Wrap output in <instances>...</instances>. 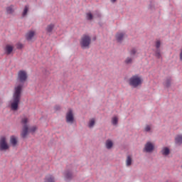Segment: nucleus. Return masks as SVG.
I'll list each match as a JSON object with an SVG mask.
<instances>
[{
	"instance_id": "obj_22",
	"label": "nucleus",
	"mask_w": 182,
	"mask_h": 182,
	"mask_svg": "<svg viewBox=\"0 0 182 182\" xmlns=\"http://www.w3.org/2000/svg\"><path fill=\"white\" fill-rule=\"evenodd\" d=\"M44 182H55V176L52 175L46 176Z\"/></svg>"
},
{
	"instance_id": "obj_24",
	"label": "nucleus",
	"mask_w": 182,
	"mask_h": 182,
	"mask_svg": "<svg viewBox=\"0 0 182 182\" xmlns=\"http://www.w3.org/2000/svg\"><path fill=\"white\" fill-rule=\"evenodd\" d=\"M95 124L96 121L95 120V119H92L89 122L88 127H90V129H92V127H93V126H95Z\"/></svg>"
},
{
	"instance_id": "obj_7",
	"label": "nucleus",
	"mask_w": 182,
	"mask_h": 182,
	"mask_svg": "<svg viewBox=\"0 0 182 182\" xmlns=\"http://www.w3.org/2000/svg\"><path fill=\"white\" fill-rule=\"evenodd\" d=\"M65 120L67 123H70V124H73L75 122V116L73 115V110L72 109H68L66 115Z\"/></svg>"
},
{
	"instance_id": "obj_21",
	"label": "nucleus",
	"mask_w": 182,
	"mask_h": 182,
	"mask_svg": "<svg viewBox=\"0 0 182 182\" xmlns=\"http://www.w3.org/2000/svg\"><path fill=\"white\" fill-rule=\"evenodd\" d=\"M134 59V58L132 57H127L124 62L125 65H132L133 63Z\"/></svg>"
},
{
	"instance_id": "obj_18",
	"label": "nucleus",
	"mask_w": 182,
	"mask_h": 182,
	"mask_svg": "<svg viewBox=\"0 0 182 182\" xmlns=\"http://www.w3.org/2000/svg\"><path fill=\"white\" fill-rule=\"evenodd\" d=\"M35 36V31H29L27 34H26V39L27 41H32V38H33Z\"/></svg>"
},
{
	"instance_id": "obj_30",
	"label": "nucleus",
	"mask_w": 182,
	"mask_h": 182,
	"mask_svg": "<svg viewBox=\"0 0 182 182\" xmlns=\"http://www.w3.org/2000/svg\"><path fill=\"white\" fill-rule=\"evenodd\" d=\"M16 48L17 49H22V48H23V44L18 43L16 44Z\"/></svg>"
},
{
	"instance_id": "obj_23",
	"label": "nucleus",
	"mask_w": 182,
	"mask_h": 182,
	"mask_svg": "<svg viewBox=\"0 0 182 182\" xmlns=\"http://www.w3.org/2000/svg\"><path fill=\"white\" fill-rule=\"evenodd\" d=\"M55 28V24H50L48 26H47L46 31L47 32V33H50V32H52V31H53V28Z\"/></svg>"
},
{
	"instance_id": "obj_9",
	"label": "nucleus",
	"mask_w": 182,
	"mask_h": 182,
	"mask_svg": "<svg viewBox=\"0 0 182 182\" xmlns=\"http://www.w3.org/2000/svg\"><path fill=\"white\" fill-rule=\"evenodd\" d=\"M144 151H146V153H151L154 151V144L150 141L146 142L144 148Z\"/></svg>"
},
{
	"instance_id": "obj_25",
	"label": "nucleus",
	"mask_w": 182,
	"mask_h": 182,
	"mask_svg": "<svg viewBox=\"0 0 182 182\" xmlns=\"http://www.w3.org/2000/svg\"><path fill=\"white\" fill-rule=\"evenodd\" d=\"M129 53H130L131 56H134V55H136V53H137V48H132L130 50Z\"/></svg>"
},
{
	"instance_id": "obj_2",
	"label": "nucleus",
	"mask_w": 182,
	"mask_h": 182,
	"mask_svg": "<svg viewBox=\"0 0 182 182\" xmlns=\"http://www.w3.org/2000/svg\"><path fill=\"white\" fill-rule=\"evenodd\" d=\"M21 123L23 126L22 130L20 134L21 139H25L28 136V134H29V132L35 133V132H36V130L38 129V127H36V126H33L29 128V125H28V123H29V119H28L27 117L22 118Z\"/></svg>"
},
{
	"instance_id": "obj_17",
	"label": "nucleus",
	"mask_w": 182,
	"mask_h": 182,
	"mask_svg": "<svg viewBox=\"0 0 182 182\" xmlns=\"http://www.w3.org/2000/svg\"><path fill=\"white\" fill-rule=\"evenodd\" d=\"M105 146L107 150H110V149H112L113 147V141L110 139H107L105 142Z\"/></svg>"
},
{
	"instance_id": "obj_16",
	"label": "nucleus",
	"mask_w": 182,
	"mask_h": 182,
	"mask_svg": "<svg viewBox=\"0 0 182 182\" xmlns=\"http://www.w3.org/2000/svg\"><path fill=\"white\" fill-rule=\"evenodd\" d=\"M161 153L163 156H168V154H170V149L167 146H165L162 149Z\"/></svg>"
},
{
	"instance_id": "obj_32",
	"label": "nucleus",
	"mask_w": 182,
	"mask_h": 182,
	"mask_svg": "<svg viewBox=\"0 0 182 182\" xmlns=\"http://www.w3.org/2000/svg\"><path fill=\"white\" fill-rule=\"evenodd\" d=\"M43 74L46 75V76H48V75H50V73L46 69L44 70Z\"/></svg>"
},
{
	"instance_id": "obj_14",
	"label": "nucleus",
	"mask_w": 182,
	"mask_h": 182,
	"mask_svg": "<svg viewBox=\"0 0 182 182\" xmlns=\"http://www.w3.org/2000/svg\"><path fill=\"white\" fill-rule=\"evenodd\" d=\"M132 164H133V156H132V155H128L127 156L126 166L127 167H130Z\"/></svg>"
},
{
	"instance_id": "obj_3",
	"label": "nucleus",
	"mask_w": 182,
	"mask_h": 182,
	"mask_svg": "<svg viewBox=\"0 0 182 182\" xmlns=\"http://www.w3.org/2000/svg\"><path fill=\"white\" fill-rule=\"evenodd\" d=\"M143 84V79L139 75H133L129 80V85L132 87H139V86H141Z\"/></svg>"
},
{
	"instance_id": "obj_20",
	"label": "nucleus",
	"mask_w": 182,
	"mask_h": 182,
	"mask_svg": "<svg viewBox=\"0 0 182 182\" xmlns=\"http://www.w3.org/2000/svg\"><path fill=\"white\" fill-rule=\"evenodd\" d=\"M28 12H29V6L26 5L24 6V9L21 14L22 18H25V16H26V15H28Z\"/></svg>"
},
{
	"instance_id": "obj_6",
	"label": "nucleus",
	"mask_w": 182,
	"mask_h": 182,
	"mask_svg": "<svg viewBox=\"0 0 182 182\" xmlns=\"http://www.w3.org/2000/svg\"><path fill=\"white\" fill-rule=\"evenodd\" d=\"M9 145L6 141V136H2L0 137V151H6L9 150Z\"/></svg>"
},
{
	"instance_id": "obj_33",
	"label": "nucleus",
	"mask_w": 182,
	"mask_h": 182,
	"mask_svg": "<svg viewBox=\"0 0 182 182\" xmlns=\"http://www.w3.org/2000/svg\"><path fill=\"white\" fill-rule=\"evenodd\" d=\"M150 130H151V128L150 127V126H146L145 128V132H150Z\"/></svg>"
},
{
	"instance_id": "obj_4",
	"label": "nucleus",
	"mask_w": 182,
	"mask_h": 182,
	"mask_svg": "<svg viewBox=\"0 0 182 182\" xmlns=\"http://www.w3.org/2000/svg\"><path fill=\"white\" fill-rule=\"evenodd\" d=\"M65 181L67 182L72 181L75 176L73 175V166H67L65 170L63 172Z\"/></svg>"
},
{
	"instance_id": "obj_15",
	"label": "nucleus",
	"mask_w": 182,
	"mask_h": 182,
	"mask_svg": "<svg viewBox=\"0 0 182 182\" xmlns=\"http://www.w3.org/2000/svg\"><path fill=\"white\" fill-rule=\"evenodd\" d=\"M171 82H173L171 77H167L165 82H164V85L168 88L171 86Z\"/></svg>"
},
{
	"instance_id": "obj_11",
	"label": "nucleus",
	"mask_w": 182,
	"mask_h": 182,
	"mask_svg": "<svg viewBox=\"0 0 182 182\" xmlns=\"http://www.w3.org/2000/svg\"><path fill=\"white\" fill-rule=\"evenodd\" d=\"M123 39H124V33H117L116 34V40L119 43H122V42H123Z\"/></svg>"
},
{
	"instance_id": "obj_5",
	"label": "nucleus",
	"mask_w": 182,
	"mask_h": 182,
	"mask_svg": "<svg viewBox=\"0 0 182 182\" xmlns=\"http://www.w3.org/2000/svg\"><path fill=\"white\" fill-rule=\"evenodd\" d=\"M90 43H92V38L87 35H84L80 41V45L82 49L89 48Z\"/></svg>"
},
{
	"instance_id": "obj_26",
	"label": "nucleus",
	"mask_w": 182,
	"mask_h": 182,
	"mask_svg": "<svg viewBox=\"0 0 182 182\" xmlns=\"http://www.w3.org/2000/svg\"><path fill=\"white\" fill-rule=\"evenodd\" d=\"M149 9L151 11H154L156 8L154 7V1H150V4L149 5Z\"/></svg>"
},
{
	"instance_id": "obj_31",
	"label": "nucleus",
	"mask_w": 182,
	"mask_h": 182,
	"mask_svg": "<svg viewBox=\"0 0 182 182\" xmlns=\"http://www.w3.org/2000/svg\"><path fill=\"white\" fill-rule=\"evenodd\" d=\"M60 109H62V107H60V105H55L54 107V110H55L56 112H58V110H60Z\"/></svg>"
},
{
	"instance_id": "obj_12",
	"label": "nucleus",
	"mask_w": 182,
	"mask_h": 182,
	"mask_svg": "<svg viewBox=\"0 0 182 182\" xmlns=\"http://www.w3.org/2000/svg\"><path fill=\"white\" fill-rule=\"evenodd\" d=\"M175 144H177L178 146H181L182 144V134H177L175 136Z\"/></svg>"
},
{
	"instance_id": "obj_19",
	"label": "nucleus",
	"mask_w": 182,
	"mask_h": 182,
	"mask_svg": "<svg viewBox=\"0 0 182 182\" xmlns=\"http://www.w3.org/2000/svg\"><path fill=\"white\" fill-rule=\"evenodd\" d=\"M6 11L9 15H11V14H14V12H15V10L14 9V5H10L9 6H7L6 8Z\"/></svg>"
},
{
	"instance_id": "obj_10",
	"label": "nucleus",
	"mask_w": 182,
	"mask_h": 182,
	"mask_svg": "<svg viewBox=\"0 0 182 182\" xmlns=\"http://www.w3.org/2000/svg\"><path fill=\"white\" fill-rule=\"evenodd\" d=\"M10 143L13 147L18 146V137L14 135L10 136Z\"/></svg>"
},
{
	"instance_id": "obj_29",
	"label": "nucleus",
	"mask_w": 182,
	"mask_h": 182,
	"mask_svg": "<svg viewBox=\"0 0 182 182\" xmlns=\"http://www.w3.org/2000/svg\"><path fill=\"white\" fill-rule=\"evenodd\" d=\"M95 16H96V18H102V14L99 11H95Z\"/></svg>"
},
{
	"instance_id": "obj_35",
	"label": "nucleus",
	"mask_w": 182,
	"mask_h": 182,
	"mask_svg": "<svg viewBox=\"0 0 182 182\" xmlns=\"http://www.w3.org/2000/svg\"><path fill=\"white\" fill-rule=\"evenodd\" d=\"M3 102H2V99L0 98V105H2Z\"/></svg>"
},
{
	"instance_id": "obj_8",
	"label": "nucleus",
	"mask_w": 182,
	"mask_h": 182,
	"mask_svg": "<svg viewBox=\"0 0 182 182\" xmlns=\"http://www.w3.org/2000/svg\"><path fill=\"white\" fill-rule=\"evenodd\" d=\"M160 46H161V41L157 40L155 43V56L157 59H161V50H160Z\"/></svg>"
},
{
	"instance_id": "obj_1",
	"label": "nucleus",
	"mask_w": 182,
	"mask_h": 182,
	"mask_svg": "<svg viewBox=\"0 0 182 182\" xmlns=\"http://www.w3.org/2000/svg\"><path fill=\"white\" fill-rule=\"evenodd\" d=\"M28 80V73L25 70H19L17 75V81L19 82L14 87V92L13 94V98L11 101V109L14 112H16L19 109V105L21 103V97H22V89L25 82Z\"/></svg>"
},
{
	"instance_id": "obj_34",
	"label": "nucleus",
	"mask_w": 182,
	"mask_h": 182,
	"mask_svg": "<svg viewBox=\"0 0 182 182\" xmlns=\"http://www.w3.org/2000/svg\"><path fill=\"white\" fill-rule=\"evenodd\" d=\"M116 1H117V0H111V2H112V4H114V2H116Z\"/></svg>"
},
{
	"instance_id": "obj_27",
	"label": "nucleus",
	"mask_w": 182,
	"mask_h": 182,
	"mask_svg": "<svg viewBox=\"0 0 182 182\" xmlns=\"http://www.w3.org/2000/svg\"><path fill=\"white\" fill-rule=\"evenodd\" d=\"M117 123H119V119L117 118V117H114L112 118V124H114V126H116Z\"/></svg>"
},
{
	"instance_id": "obj_13",
	"label": "nucleus",
	"mask_w": 182,
	"mask_h": 182,
	"mask_svg": "<svg viewBox=\"0 0 182 182\" xmlns=\"http://www.w3.org/2000/svg\"><path fill=\"white\" fill-rule=\"evenodd\" d=\"M12 52H14V46L11 45H6L5 48L6 55H9L11 53H12Z\"/></svg>"
},
{
	"instance_id": "obj_28",
	"label": "nucleus",
	"mask_w": 182,
	"mask_h": 182,
	"mask_svg": "<svg viewBox=\"0 0 182 182\" xmlns=\"http://www.w3.org/2000/svg\"><path fill=\"white\" fill-rule=\"evenodd\" d=\"M87 21H92L93 19V14L92 13H87Z\"/></svg>"
}]
</instances>
